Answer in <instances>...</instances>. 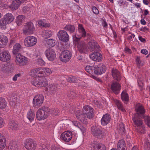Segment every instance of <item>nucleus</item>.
<instances>
[{"label":"nucleus","mask_w":150,"mask_h":150,"mask_svg":"<svg viewBox=\"0 0 150 150\" xmlns=\"http://www.w3.org/2000/svg\"><path fill=\"white\" fill-rule=\"evenodd\" d=\"M11 55L8 51H4L0 53V60L5 62L8 61L10 59Z\"/></svg>","instance_id":"obj_17"},{"label":"nucleus","mask_w":150,"mask_h":150,"mask_svg":"<svg viewBox=\"0 0 150 150\" xmlns=\"http://www.w3.org/2000/svg\"><path fill=\"white\" fill-rule=\"evenodd\" d=\"M112 75L113 78L117 81H119L121 79V76L119 71L116 69H112Z\"/></svg>","instance_id":"obj_24"},{"label":"nucleus","mask_w":150,"mask_h":150,"mask_svg":"<svg viewBox=\"0 0 150 150\" xmlns=\"http://www.w3.org/2000/svg\"><path fill=\"white\" fill-rule=\"evenodd\" d=\"M83 112L86 115L87 118L91 119L94 116V110L89 105H87L83 107Z\"/></svg>","instance_id":"obj_15"},{"label":"nucleus","mask_w":150,"mask_h":150,"mask_svg":"<svg viewBox=\"0 0 150 150\" xmlns=\"http://www.w3.org/2000/svg\"><path fill=\"white\" fill-rule=\"evenodd\" d=\"M92 10L94 13L96 14H97L99 13V11L98 9L94 6L92 7Z\"/></svg>","instance_id":"obj_53"},{"label":"nucleus","mask_w":150,"mask_h":150,"mask_svg":"<svg viewBox=\"0 0 150 150\" xmlns=\"http://www.w3.org/2000/svg\"><path fill=\"white\" fill-rule=\"evenodd\" d=\"M10 150H18V147L15 142H11L8 146Z\"/></svg>","instance_id":"obj_37"},{"label":"nucleus","mask_w":150,"mask_h":150,"mask_svg":"<svg viewBox=\"0 0 150 150\" xmlns=\"http://www.w3.org/2000/svg\"><path fill=\"white\" fill-rule=\"evenodd\" d=\"M27 117L31 122L34 120L35 114H34L33 112L31 109L28 112Z\"/></svg>","instance_id":"obj_34"},{"label":"nucleus","mask_w":150,"mask_h":150,"mask_svg":"<svg viewBox=\"0 0 150 150\" xmlns=\"http://www.w3.org/2000/svg\"><path fill=\"white\" fill-rule=\"evenodd\" d=\"M136 61L138 67L139 68L140 67L143 65V63L141 62L139 57H137L136 59Z\"/></svg>","instance_id":"obj_49"},{"label":"nucleus","mask_w":150,"mask_h":150,"mask_svg":"<svg viewBox=\"0 0 150 150\" xmlns=\"http://www.w3.org/2000/svg\"><path fill=\"white\" fill-rule=\"evenodd\" d=\"M118 130L119 133L123 135L125 134V130L124 124L122 123L119 125Z\"/></svg>","instance_id":"obj_36"},{"label":"nucleus","mask_w":150,"mask_h":150,"mask_svg":"<svg viewBox=\"0 0 150 150\" xmlns=\"http://www.w3.org/2000/svg\"><path fill=\"white\" fill-rule=\"evenodd\" d=\"M51 150H60V149L55 146H52Z\"/></svg>","instance_id":"obj_62"},{"label":"nucleus","mask_w":150,"mask_h":150,"mask_svg":"<svg viewBox=\"0 0 150 150\" xmlns=\"http://www.w3.org/2000/svg\"><path fill=\"white\" fill-rule=\"evenodd\" d=\"M136 113L133 115L132 120L134 124L137 127L143 125L142 119L145 116V110L142 105H137L135 108Z\"/></svg>","instance_id":"obj_3"},{"label":"nucleus","mask_w":150,"mask_h":150,"mask_svg":"<svg viewBox=\"0 0 150 150\" xmlns=\"http://www.w3.org/2000/svg\"><path fill=\"white\" fill-rule=\"evenodd\" d=\"M42 68L44 74V73L46 74H50L51 73V70L47 68Z\"/></svg>","instance_id":"obj_51"},{"label":"nucleus","mask_w":150,"mask_h":150,"mask_svg":"<svg viewBox=\"0 0 150 150\" xmlns=\"http://www.w3.org/2000/svg\"><path fill=\"white\" fill-rule=\"evenodd\" d=\"M35 30V27L31 22H29L25 25L23 29V33L25 35L32 34Z\"/></svg>","instance_id":"obj_6"},{"label":"nucleus","mask_w":150,"mask_h":150,"mask_svg":"<svg viewBox=\"0 0 150 150\" xmlns=\"http://www.w3.org/2000/svg\"><path fill=\"white\" fill-rule=\"evenodd\" d=\"M57 36L60 40L64 42H67L69 40V36L65 30H59L57 33Z\"/></svg>","instance_id":"obj_11"},{"label":"nucleus","mask_w":150,"mask_h":150,"mask_svg":"<svg viewBox=\"0 0 150 150\" xmlns=\"http://www.w3.org/2000/svg\"><path fill=\"white\" fill-rule=\"evenodd\" d=\"M47 83V81L44 77L36 78L31 81L32 85L37 87L45 86Z\"/></svg>","instance_id":"obj_5"},{"label":"nucleus","mask_w":150,"mask_h":150,"mask_svg":"<svg viewBox=\"0 0 150 150\" xmlns=\"http://www.w3.org/2000/svg\"><path fill=\"white\" fill-rule=\"evenodd\" d=\"M37 68L31 70L29 73V74L32 76H37Z\"/></svg>","instance_id":"obj_47"},{"label":"nucleus","mask_w":150,"mask_h":150,"mask_svg":"<svg viewBox=\"0 0 150 150\" xmlns=\"http://www.w3.org/2000/svg\"><path fill=\"white\" fill-rule=\"evenodd\" d=\"M125 50L126 52L129 54H131L132 53V51L131 50L129 49V48L127 47H126L125 48Z\"/></svg>","instance_id":"obj_60"},{"label":"nucleus","mask_w":150,"mask_h":150,"mask_svg":"<svg viewBox=\"0 0 150 150\" xmlns=\"http://www.w3.org/2000/svg\"><path fill=\"white\" fill-rule=\"evenodd\" d=\"M145 127L144 125H142V126L137 127V132L139 133L144 134L145 132Z\"/></svg>","instance_id":"obj_44"},{"label":"nucleus","mask_w":150,"mask_h":150,"mask_svg":"<svg viewBox=\"0 0 150 150\" xmlns=\"http://www.w3.org/2000/svg\"><path fill=\"white\" fill-rule=\"evenodd\" d=\"M76 113L75 114L76 116L79 120L84 124L86 125L87 122L86 118L87 116L84 112L81 114V111L78 110L77 112H76Z\"/></svg>","instance_id":"obj_18"},{"label":"nucleus","mask_w":150,"mask_h":150,"mask_svg":"<svg viewBox=\"0 0 150 150\" xmlns=\"http://www.w3.org/2000/svg\"><path fill=\"white\" fill-rule=\"evenodd\" d=\"M4 124L3 119L0 117V128L4 126Z\"/></svg>","instance_id":"obj_57"},{"label":"nucleus","mask_w":150,"mask_h":150,"mask_svg":"<svg viewBox=\"0 0 150 150\" xmlns=\"http://www.w3.org/2000/svg\"><path fill=\"white\" fill-rule=\"evenodd\" d=\"M117 147V150H127L125 142L123 139L119 141Z\"/></svg>","instance_id":"obj_26"},{"label":"nucleus","mask_w":150,"mask_h":150,"mask_svg":"<svg viewBox=\"0 0 150 150\" xmlns=\"http://www.w3.org/2000/svg\"><path fill=\"white\" fill-rule=\"evenodd\" d=\"M68 81L70 82L75 83L77 81V79L74 76H70L69 77Z\"/></svg>","instance_id":"obj_46"},{"label":"nucleus","mask_w":150,"mask_h":150,"mask_svg":"<svg viewBox=\"0 0 150 150\" xmlns=\"http://www.w3.org/2000/svg\"><path fill=\"white\" fill-rule=\"evenodd\" d=\"M141 52L142 53L145 54V55H146L148 53V51L146 49H142L141 50Z\"/></svg>","instance_id":"obj_58"},{"label":"nucleus","mask_w":150,"mask_h":150,"mask_svg":"<svg viewBox=\"0 0 150 150\" xmlns=\"http://www.w3.org/2000/svg\"><path fill=\"white\" fill-rule=\"evenodd\" d=\"M86 71L90 74H91L94 71L96 74L99 75L104 73L106 69L105 66L100 63L95 67L90 66H86L85 68Z\"/></svg>","instance_id":"obj_4"},{"label":"nucleus","mask_w":150,"mask_h":150,"mask_svg":"<svg viewBox=\"0 0 150 150\" xmlns=\"http://www.w3.org/2000/svg\"><path fill=\"white\" fill-rule=\"evenodd\" d=\"M10 100L12 102H15L16 100L17 96L16 95H10Z\"/></svg>","instance_id":"obj_52"},{"label":"nucleus","mask_w":150,"mask_h":150,"mask_svg":"<svg viewBox=\"0 0 150 150\" xmlns=\"http://www.w3.org/2000/svg\"><path fill=\"white\" fill-rule=\"evenodd\" d=\"M92 134L96 138H101L105 135L104 131L96 126H93L91 128Z\"/></svg>","instance_id":"obj_7"},{"label":"nucleus","mask_w":150,"mask_h":150,"mask_svg":"<svg viewBox=\"0 0 150 150\" xmlns=\"http://www.w3.org/2000/svg\"><path fill=\"white\" fill-rule=\"evenodd\" d=\"M20 76L21 74H16L13 78V80L14 81H16L17 80V77Z\"/></svg>","instance_id":"obj_55"},{"label":"nucleus","mask_w":150,"mask_h":150,"mask_svg":"<svg viewBox=\"0 0 150 150\" xmlns=\"http://www.w3.org/2000/svg\"><path fill=\"white\" fill-rule=\"evenodd\" d=\"M138 86L140 89L141 90H142L143 87V84L142 81H138Z\"/></svg>","instance_id":"obj_54"},{"label":"nucleus","mask_w":150,"mask_h":150,"mask_svg":"<svg viewBox=\"0 0 150 150\" xmlns=\"http://www.w3.org/2000/svg\"><path fill=\"white\" fill-rule=\"evenodd\" d=\"M4 19L8 24L12 22L14 19V16L11 13H8L5 15L4 17Z\"/></svg>","instance_id":"obj_25"},{"label":"nucleus","mask_w":150,"mask_h":150,"mask_svg":"<svg viewBox=\"0 0 150 150\" xmlns=\"http://www.w3.org/2000/svg\"><path fill=\"white\" fill-rule=\"evenodd\" d=\"M64 29L69 31L71 33L75 31V28L74 25H66L64 28Z\"/></svg>","instance_id":"obj_33"},{"label":"nucleus","mask_w":150,"mask_h":150,"mask_svg":"<svg viewBox=\"0 0 150 150\" xmlns=\"http://www.w3.org/2000/svg\"><path fill=\"white\" fill-rule=\"evenodd\" d=\"M143 118L144 119L145 124L149 127H150V117L149 116H145V115L144 117Z\"/></svg>","instance_id":"obj_45"},{"label":"nucleus","mask_w":150,"mask_h":150,"mask_svg":"<svg viewBox=\"0 0 150 150\" xmlns=\"http://www.w3.org/2000/svg\"><path fill=\"white\" fill-rule=\"evenodd\" d=\"M49 87L50 90L51 91H55L57 90V85L55 84H51L49 85Z\"/></svg>","instance_id":"obj_50"},{"label":"nucleus","mask_w":150,"mask_h":150,"mask_svg":"<svg viewBox=\"0 0 150 150\" xmlns=\"http://www.w3.org/2000/svg\"><path fill=\"white\" fill-rule=\"evenodd\" d=\"M37 76L42 77L44 75L42 67H39L37 68Z\"/></svg>","instance_id":"obj_42"},{"label":"nucleus","mask_w":150,"mask_h":150,"mask_svg":"<svg viewBox=\"0 0 150 150\" xmlns=\"http://www.w3.org/2000/svg\"><path fill=\"white\" fill-rule=\"evenodd\" d=\"M38 23L39 25L42 26L43 24H44V22L41 20H39L38 22Z\"/></svg>","instance_id":"obj_64"},{"label":"nucleus","mask_w":150,"mask_h":150,"mask_svg":"<svg viewBox=\"0 0 150 150\" xmlns=\"http://www.w3.org/2000/svg\"><path fill=\"white\" fill-rule=\"evenodd\" d=\"M8 42L7 38L3 35H0V48H4ZM0 51H1L0 49Z\"/></svg>","instance_id":"obj_23"},{"label":"nucleus","mask_w":150,"mask_h":150,"mask_svg":"<svg viewBox=\"0 0 150 150\" xmlns=\"http://www.w3.org/2000/svg\"><path fill=\"white\" fill-rule=\"evenodd\" d=\"M40 149L41 150H48V148L45 145H42Z\"/></svg>","instance_id":"obj_59"},{"label":"nucleus","mask_w":150,"mask_h":150,"mask_svg":"<svg viewBox=\"0 0 150 150\" xmlns=\"http://www.w3.org/2000/svg\"><path fill=\"white\" fill-rule=\"evenodd\" d=\"M37 39L33 36H28L24 40V44L27 47H31L34 45L37 42Z\"/></svg>","instance_id":"obj_14"},{"label":"nucleus","mask_w":150,"mask_h":150,"mask_svg":"<svg viewBox=\"0 0 150 150\" xmlns=\"http://www.w3.org/2000/svg\"><path fill=\"white\" fill-rule=\"evenodd\" d=\"M86 33L82 25L80 24L79 25V32L76 35L73 37L74 42L75 45H77L78 50L81 53H87L89 50L87 44L83 41H79L82 37H85Z\"/></svg>","instance_id":"obj_1"},{"label":"nucleus","mask_w":150,"mask_h":150,"mask_svg":"<svg viewBox=\"0 0 150 150\" xmlns=\"http://www.w3.org/2000/svg\"><path fill=\"white\" fill-rule=\"evenodd\" d=\"M21 4V2L19 1L16 0L12 2L11 5V8L12 10H16L19 6Z\"/></svg>","instance_id":"obj_29"},{"label":"nucleus","mask_w":150,"mask_h":150,"mask_svg":"<svg viewBox=\"0 0 150 150\" xmlns=\"http://www.w3.org/2000/svg\"><path fill=\"white\" fill-rule=\"evenodd\" d=\"M21 49V46L19 43H16L13 46V53L14 54H17Z\"/></svg>","instance_id":"obj_31"},{"label":"nucleus","mask_w":150,"mask_h":150,"mask_svg":"<svg viewBox=\"0 0 150 150\" xmlns=\"http://www.w3.org/2000/svg\"><path fill=\"white\" fill-rule=\"evenodd\" d=\"M37 144L32 139H26L24 143V146L28 150H35L37 147Z\"/></svg>","instance_id":"obj_9"},{"label":"nucleus","mask_w":150,"mask_h":150,"mask_svg":"<svg viewBox=\"0 0 150 150\" xmlns=\"http://www.w3.org/2000/svg\"><path fill=\"white\" fill-rule=\"evenodd\" d=\"M67 95L70 98H74L76 96V93L71 91L67 93Z\"/></svg>","instance_id":"obj_48"},{"label":"nucleus","mask_w":150,"mask_h":150,"mask_svg":"<svg viewBox=\"0 0 150 150\" xmlns=\"http://www.w3.org/2000/svg\"><path fill=\"white\" fill-rule=\"evenodd\" d=\"M111 120V117L110 115L107 113L103 115L101 120L102 125L104 126L110 123Z\"/></svg>","instance_id":"obj_22"},{"label":"nucleus","mask_w":150,"mask_h":150,"mask_svg":"<svg viewBox=\"0 0 150 150\" xmlns=\"http://www.w3.org/2000/svg\"><path fill=\"white\" fill-rule=\"evenodd\" d=\"M71 57V52L66 50L62 52L59 56V59L62 62H66L69 61Z\"/></svg>","instance_id":"obj_8"},{"label":"nucleus","mask_w":150,"mask_h":150,"mask_svg":"<svg viewBox=\"0 0 150 150\" xmlns=\"http://www.w3.org/2000/svg\"><path fill=\"white\" fill-rule=\"evenodd\" d=\"M6 139L5 137L0 133V150L4 149L6 145Z\"/></svg>","instance_id":"obj_27"},{"label":"nucleus","mask_w":150,"mask_h":150,"mask_svg":"<svg viewBox=\"0 0 150 150\" xmlns=\"http://www.w3.org/2000/svg\"><path fill=\"white\" fill-rule=\"evenodd\" d=\"M115 102L117 106V108L119 110H120L123 112L125 111V109L124 108L121 102H120L119 100H116L115 101Z\"/></svg>","instance_id":"obj_38"},{"label":"nucleus","mask_w":150,"mask_h":150,"mask_svg":"<svg viewBox=\"0 0 150 150\" xmlns=\"http://www.w3.org/2000/svg\"><path fill=\"white\" fill-rule=\"evenodd\" d=\"M59 112V111L57 109L51 111L48 107H43L37 111L36 117L38 120H40L47 118L50 114L57 115Z\"/></svg>","instance_id":"obj_2"},{"label":"nucleus","mask_w":150,"mask_h":150,"mask_svg":"<svg viewBox=\"0 0 150 150\" xmlns=\"http://www.w3.org/2000/svg\"><path fill=\"white\" fill-rule=\"evenodd\" d=\"M139 40H140L142 42H146V40L145 39L143 38L141 36H139Z\"/></svg>","instance_id":"obj_61"},{"label":"nucleus","mask_w":150,"mask_h":150,"mask_svg":"<svg viewBox=\"0 0 150 150\" xmlns=\"http://www.w3.org/2000/svg\"><path fill=\"white\" fill-rule=\"evenodd\" d=\"M45 54L50 61H53L56 58V53L54 50L52 48H48L46 50L45 52Z\"/></svg>","instance_id":"obj_13"},{"label":"nucleus","mask_w":150,"mask_h":150,"mask_svg":"<svg viewBox=\"0 0 150 150\" xmlns=\"http://www.w3.org/2000/svg\"><path fill=\"white\" fill-rule=\"evenodd\" d=\"M50 26V24L44 22V24H43L42 26L45 27H49Z\"/></svg>","instance_id":"obj_63"},{"label":"nucleus","mask_w":150,"mask_h":150,"mask_svg":"<svg viewBox=\"0 0 150 150\" xmlns=\"http://www.w3.org/2000/svg\"><path fill=\"white\" fill-rule=\"evenodd\" d=\"M25 19V17L23 15H20L17 16L15 20V22L17 25L19 26L21 25Z\"/></svg>","instance_id":"obj_30"},{"label":"nucleus","mask_w":150,"mask_h":150,"mask_svg":"<svg viewBox=\"0 0 150 150\" xmlns=\"http://www.w3.org/2000/svg\"><path fill=\"white\" fill-rule=\"evenodd\" d=\"M8 127L12 130H16L18 129V125L14 120H12L9 122Z\"/></svg>","instance_id":"obj_28"},{"label":"nucleus","mask_w":150,"mask_h":150,"mask_svg":"<svg viewBox=\"0 0 150 150\" xmlns=\"http://www.w3.org/2000/svg\"><path fill=\"white\" fill-rule=\"evenodd\" d=\"M44 99V96L42 94L35 96L33 100V106L35 107L40 106L43 103Z\"/></svg>","instance_id":"obj_12"},{"label":"nucleus","mask_w":150,"mask_h":150,"mask_svg":"<svg viewBox=\"0 0 150 150\" xmlns=\"http://www.w3.org/2000/svg\"><path fill=\"white\" fill-rule=\"evenodd\" d=\"M88 45L91 49V51H98L99 46L98 45L97 42L93 40H91L88 43Z\"/></svg>","instance_id":"obj_21"},{"label":"nucleus","mask_w":150,"mask_h":150,"mask_svg":"<svg viewBox=\"0 0 150 150\" xmlns=\"http://www.w3.org/2000/svg\"><path fill=\"white\" fill-rule=\"evenodd\" d=\"M6 105V103L5 99L3 98H0V108H5Z\"/></svg>","instance_id":"obj_41"},{"label":"nucleus","mask_w":150,"mask_h":150,"mask_svg":"<svg viewBox=\"0 0 150 150\" xmlns=\"http://www.w3.org/2000/svg\"><path fill=\"white\" fill-rule=\"evenodd\" d=\"M47 43L48 45L52 47L56 45V41L54 39H49L47 40Z\"/></svg>","instance_id":"obj_39"},{"label":"nucleus","mask_w":150,"mask_h":150,"mask_svg":"<svg viewBox=\"0 0 150 150\" xmlns=\"http://www.w3.org/2000/svg\"><path fill=\"white\" fill-rule=\"evenodd\" d=\"M8 24L4 18L3 19L0 20V27L3 28L4 29H5L6 28V25Z\"/></svg>","instance_id":"obj_43"},{"label":"nucleus","mask_w":150,"mask_h":150,"mask_svg":"<svg viewBox=\"0 0 150 150\" xmlns=\"http://www.w3.org/2000/svg\"><path fill=\"white\" fill-rule=\"evenodd\" d=\"M28 59L20 54H18L16 56V62L18 65H24L28 62Z\"/></svg>","instance_id":"obj_10"},{"label":"nucleus","mask_w":150,"mask_h":150,"mask_svg":"<svg viewBox=\"0 0 150 150\" xmlns=\"http://www.w3.org/2000/svg\"><path fill=\"white\" fill-rule=\"evenodd\" d=\"M79 128L83 133L86 132V128L83 126H80L79 127Z\"/></svg>","instance_id":"obj_56"},{"label":"nucleus","mask_w":150,"mask_h":150,"mask_svg":"<svg viewBox=\"0 0 150 150\" xmlns=\"http://www.w3.org/2000/svg\"><path fill=\"white\" fill-rule=\"evenodd\" d=\"M60 137L65 142H68L71 140L72 137V133L71 132L67 131L62 134Z\"/></svg>","instance_id":"obj_19"},{"label":"nucleus","mask_w":150,"mask_h":150,"mask_svg":"<svg viewBox=\"0 0 150 150\" xmlns=\"http://www.w3.org/2000/svg\"><path fill=\"white\" fill-rule=\"evenodd\" d=\"M112 91L116 94H118L121 88L120 84L117 82H114L112 83L111 86Z\"/></svg>","instance_id":"obj_20"},{"label":"nucleus","mask_w":150,"mask_h":150,"mask_svg":"<svg viewBox=\"0 0 150 150\" xmlns=\"http://www.w3.org/2000/svg\"><path fill=\"white\" fill-rule=\"evenodd\" d=\"M94 150H106L105 146L103 144H99L96 145L94 147Z\"/></svg>","instance_id":"obj_35"},{"label":"nucleus","mask_w":150,"mask_h":150,"mask_svg":"<svg viewBox=\"0 0 150 150\" xmlns=\"http://www.w3.org/2000/svg\"><path fill=\"white\" fill-rule=\"evenodd\" d=\"M90 57L95 61L100 62L102 59V54L98 52V51H94L93 52L89 55Z\"/></svg>","instance_id":"obj_16"},{"label":"nucleus","mask_w":150,"mask_h":150,"mask_svg":"<svg viewBox=\"0 0 150 150\" xmlns=\"http://www.w3.org/2000/svg\"><path fill=\"white\" fill-rule=\"evenodd\" d=\"M44 37L45 38H48L52 36V33L51 31L46 30L43 32Z\"/></svg>","instance_id":"obj_40"},{"label":"nucleus","mask_w":150,"mask_h":150,"mask_svg":"<svg viewBox=\"0 0 150 150\" xmlns=\"http://www.w3.org/2000/svg\"><path fill=\"white\" fill-rule=\"evenodd\" d=\"M121 98L124 102H127L129 100V98L128 94L125 92L123 91L121 94Z\"/></svg>","instance_id":"obj_32"}]
</instances>
